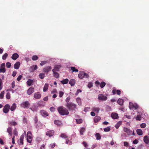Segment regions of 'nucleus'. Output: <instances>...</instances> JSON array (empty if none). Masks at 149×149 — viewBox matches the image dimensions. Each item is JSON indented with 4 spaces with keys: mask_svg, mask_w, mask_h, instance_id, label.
I'll use <instances>...</instances> for the list:
<instances>
[{
    "mask_svg": "<svg viewBox=\"0 0 149 149\" xmlns=\"http://www.w3.org/2000/svg\"><path fill=\"white\" fill-rule=\"evenodd\" d=\"M57 110L59 113L62 116L68 115L69 114L68 110L63 106L58 107Z\"/></svg>",
    "mask_w": 149,
    "mask_h": 149,
    "instance_id": "obj_1",
    "label": "nucleus"
},
{
    "mask_svg": "<svg viewBox=\"0 0 149 149\" xmlns=\"http://www.w3.org/2000/svg\"><path fill=\"white\" fill-rule=\"evenodd\" d=\"M65 106L70 111H74L77 107V105L72 102L67 103Z\"/></svg>",
    "mask_w": 149,
    "mask_h": 149,
    "instance_id": "obj_2",
    "label": "nucleus"
},
{
    "mask_svg": "<svg viewBox=\"0 0 149 149\" xmlns=\"http://www.w3.org/2000/svg\"><path fill=\"white\" fill-rule=\"evenodd\" d=\"M78 77L79 78L82 79L84 78H88L89 76L84 71H80L78 74Z\"/></svg>",
    "mask_w": 149,
    "mask_h": 149,
    "instance_id": "obj_3",
    "label": "nucleus"
},
{
    "mask_svg": "<svg viewBox=\"0 0 149 149\" xmlns=\"http://www.w3.org/2000/svg\"><path fill=\"white\" fill-rule=\"evenodd\" d=\"M27 141L28 142L31 143L32 141V136L31 132L29 131L27 133Z\"/></svg>",
    "mask_w": 149,
    "mask_h": 149,
    "instance_id": "obj_4",
    "label": "nucleus"
},
{
    "mask_svg": "<svg viewBox=\"0 0 149 149\" xmlns=\"http://www.w3.org/2000/svg\"><path fill=\"white\" fill-rule=\"evenodd\" d=\"M10 108V106L8 104H6L4 107L3 111L5 113H7L9 111Z\"/></svg>",
    "mask_w": 149,
    "mask_h": 149,
    "instance_id": "obj_5",
    "label": "nucleus"
},
{
    "mask_svg": "<svg viewBox=\"0 0 149 149\" xmlns=\"http://www.w3.org/2000/svg\"><path fill=\"white\" fill-rule=\"evenodd\" d=\"M30 105V103L28 101H26L22 103L21 106L24 108H28Z\"/></svg>",
    "mask_w": 149,
    "mask_h": 149,
    "instance_id": "obj_6",
    "label": "nucleus"
},
{
    "mask_svg": "<svg viewBox=\"0 0 149 149\" xmlns=\"http://www.w3.org/2000/svg\"><path fill=\"white\" fill-rule=\"evenodd\" d=\"M52 69V68L50 66H47L45 67L43 69V71L45 73H46L47 74Z\"/></svg>",
    "mask_w": 149,
    "mask_h": 149,
    "instance_id": "obj_7",
    "label": "nucleus"
},
{
    "mask_svg": "<svg viewBox=\"0 0 149 149\" xmlns=\"http://www.w3.org/2000/svg\"><path fill=\"white\" fill-rule=\"evenodd\" d=\"M5 63H2L1 65V68L0 69V72H6V70L5 68Z\"/></svg>",
    "mask_w": 149,
    "mask_h": 149,
    "instance_id": "obj_8",
    "label": "nucleus"
},
{
    "mask_svg": "<svg viewBox=\"0 0 149 149\" xmlns=\"http://www.w3.org/2000/svg\"><path fill=\"white\" fill-rule=\"evenodd\" d=\"M112 93L113 95L116 93L117 95H120L121 93V91L119 90H116L115 88H113Z\"/></svg>",
    "mask_w": 149,
    "mask_h": 149,
    "instance_id": "obj_9",
    "label": "nucleus"
},
{
    "mask_svg": "<svg viewBox=\"0 0 149 149\" xmlns=\"http://www.w3.org/2000/svg\"><path fill=\"white\" fill-rule=\"evenodd\" d=\"M34 97L35 99H38L41 97V95L40 93L36 92L34 94Z\"/></svg>",
    "mask_w": 149,
    "mask_h": 149,
    "instance_id": "obj_10",
    "label": "nucleus"
},
{
    "mask_svg": "<svg viewBox=\"0 0 149 149\" xmlns=\"http://www.w3.org/2000/svg\"><path fill=\"white\" fill-rule=\"evenodd\" d=\"M34 92V89L32 87L29 88L27 91V93L28 95H30Z\"/></svg>",
    "mask_w": 149,
    "mask_h": 149,
    "instance_id": "obj_11",
    "label": "nucleus"
},
{
    "mask_svg": "<svg viewBox=\"0 0 149 149\" xmlns=\"http://www.w3.org/2000/svg\"><path fill=\"white\" fill-rule=\"evenodd\" d=\"M124 131L129 135H131L132 133V131L127 128H124Z\"/></svg>",
    "mask_w": 149,
    "mask_h": 149,
    "instance_id": "obj_12",
    "label": "nucleus"
},
{
    "mask_svg": "<svg viewBox=\"0 0 149 149\" xmlns=\"http://www.w3.org/2000/svg\"><path fill=\"white\" fill-rule=\"evenodd\" d=\"M29 109L33 112H36L38 110V107L37 106L33 105Z\"/></svg>",
    "mask_w": 149,
    "mask_h": 149,
    "instance_id": "obj_13",
    "label": "nucleus"
},
{
    "mask_svg": "<svg viewBox=\"0 0 149 149\" xmlns=\"http://www.w3.org/2000/svg\"><path fill=\"white\" fill-rule=\"evenodd\" d=\"M41 114L43 116H49L48 113L45 110H41L40 112Z\"/></svg>",
    "mask_w": 149,
    "mask_h": 149,
    "instance_id": "obj_14",
    "label": "nucleus"
},
{
    "mask_svg": "<svg viewBox=\"0 0 149 149\" xmlns=\"http://www.w3.org/2000/svg\"><path fill=\"white\" fill-rule=\"evenodd\" d=\"M111 116L113 119H117L119 117L118 114L115 113H112L111 114Z\"/></svg>",
    "mask_w": 149,
    "mask_h": 149,
    "instance_id": "obj_15",
    "label": "nucleus"
},
{
    "mask_svg": "<svg viewBox=\"0 0 149 149\" xmlns=\"http://www.w3.org/2000/svg\"><path fill=\"white\" fill-rule=\"evenodd\" d=\"M61 67V66L60 65H56L55 66L54 69L52 70V71L54 72L56 71H58Z\"/></svg>",
    "mask_w": 149,
    "mask_h": 149,
    "instance_id": "obj_16",
    "label": "nucleus"
},
{
    "mask_svg": "<svg viewBox=\"0 0 149 149\" xmlns=\"http://www.w3.org/2000/svg\"><path fill=\"white\" fill-rule=\"evenodd\" d=\"M54 133V131L53 130H50L47 132L46 133V135L47 136H52Z\"/></svg>",
    "mask_w": 149,
    "mask_h": 149,
    "instance_id": "obj_17",
    "label": "nucleus"
},
{
    "mask_svg": "<svg viewBox=\"0 0 149 149\" xmlns=\"http://www.w3.org/2000/svg\"><path fill=\"white\" fill-rule=\"evenodd\" d=\"M38 68V67L37 65H33L31 66L30 68V71L31 72H34L35 70H36Z\"/></svg>",
    "mask_w": 149,
    "mask_h": 149,
    "instance_id": "obj_18",
    "label": "nucleus"
},
{
    "mask_svg": "<svg viewBox=\"0 0 149 149\" xmlns=\"http://www.w3.org/2000/svg\"><path fill=\"white\" fill-rule=\"evenodd\" d=\"M20 65V62L19 61L17 62L14 65V68L15 69H18L19 68Z\"/></svg>",
    "mask_w": 149,
    "mask_h": 149,
    "instance_id": "obj_19",
    "label": "nucleus"
},
{
    "mask_svg": "<svg viewBox=\"0 0 149 149\" xmlns=\"http://www.w3.org/2000/svg\"><path fill=\"white\" fill-rule=\"evenodd\" d=\"M143 141L146 144L149 143V137L148 136H145L144 137Z\"/></svg>",
    "mask_w": 149,
    "mask_h": 149,
    "instance_id": "obj_20",
    "label": "nucleus"
},
{
    "mask_svg": "<svg viewBox=\"0 0 149 149\" xmlns=\"http://www.w3.org/2000/svg\"><path fill=\"white\" fill-rule=\"evenodd\" d=\"M19 57V55L17 53L14 54L11 56V58L13 60H15Z\"/></svg>",
    "mask_w": 149,
    "mask_h": 149,
    "instance_id": "obj_21",
    "label": "nucleus"
},
{
    "mask_svg": "<svg viewBox=\"0 0 149 149\" xmlns=\"http://www.w3.org/2000/svg\"><path fill=\"white\" fill-rule=\"evenodd\" d=\"M24 135L23 134L21 135L19 139V142L21 145H23L24 144L23 140L24 139Z\"/></svg>",
    "mask_w": 149,
    "mask_h": 149,
    "instance_id": "obj_22",
    "label": "nucleus"
},
{
    "mask_svg": "<svg viewBox=\"0 0 149 149\" xmlns=\"http://www.w3.org/2000/svg\"><path fill=\"white\" fill-rule=\"evenodd\" d=\"M101 119L100 117L96 116L94 118V121L95 123H97Z\"/></svg>",
    "mask_w": 149,
    "mask_h": 149,
    "instance_id": "obj_23",
    "label": "nucleus"
},
{
    "mask_svg": "<svg viewBox=\"0 0 149 149\" xmlns=\"http://www.w3.org/2000/svg\"><path fill=\"white\" fill-rule=\"evenodd\" d=\"M16 108V104L15 103H13L10 109L11 111H13Z\"/></svg>",
    "mask_w": 149,
    "mask_h": 149,
    "instance_id": "obj_24",
    "label": "nucleus"
},
{
    "mask_svg": "<svg viewBox=\"0 0 149 149\" xmlns=\"http://www.w3.org/2000/svg\"><path fill=\"white\" fill-rule=\"evenodd\" d=\"M7 132L9 133L10 136L12 135V128L11 127H9L7 129Z\"/></svg>",
    "mask_w": 149,
    "mask_h": 149,
    "instance_id": "obj_25",
    "label": "nucleus"
},
{
    "mask_svg": "<svg viewBox=\"0 0 149 149\" xmlns=\"http://www.w3.org/2000/svg\"><path fill=\"white\" fill-rule=\"evenodd\" d=\"M69 81V80L68 79H64L61 81V83L63 84H67L68 83Z\"/></svg>",
    "mask_w": 149,
    "mask_h": 149,
    "instance_id": "obj_26",
    "label": "nucleus"
},
{
    "mask_svg": "<svg viewBox=\"0 0 149 149\" xmlns=\"http://www.w3.org/2000/svg\"><path fill=\"white\" fill-rule=\"evenodd\" d=\"M54 123L58 126L61 125V121L58 120H55L54 122Z\"/></svg>",
    "mask_w": 149,
    "mask_h": 149,
    "instance_id": "obj_27",
    "label": "nucleus"
},
{
    "mask_svg": "<svg viewBox=\"0 0 149 149\" xmlns=\"http://www.w3.org/2000/svg\"><path fill=\"white\" fill-rule=\"evenodd\" d=\"M69 83L71 86H73L75 83V81L74 79H72L70 80Z\"/></svg>",
    "mask_w": 149,
    "mask_h": 149,
    "instance_id": "obj_28",
    "label": "nucleus"
},
{
    "mask_svg": "<svg viewBox=\"0 0 149 149\" xmlns=\"http://www.w3.org/2000/svg\"><path fill=\"white\" fill-rule=\"evenodd\" d=\"M49 84H48L46 83L45 84L44 88H43V91L46 92L48 89Z\"/></svg>",
    "mask_w": 149,
    "mask_h": 149,
    "instance_id": "obj_29",
    "label": "nucleus"
},
{
    "mask_svg": "<svg viewBox=\"0 0 149 149\" xmlns=\"http://www.w3.org/2000/svg\"><path fill=\"white\" fill-rule=\"evenodd\" d=\"M124 101L123 99L119 98L117 101L118 103L120 105H122L123 104Z\"/></svg>",
    "mask_w": 149,
    "mask_h": 149,
    "instance_id": "obj_30",
    "label": "nucleus"
},
{
    "mask_svg": "<svg viewBox=\"0 0 149 149\" xmlns=\"http://www.w3.org/2000/svg\"><path fill=\"white\" fill-rule=\"evenodd\" d=\"M137 134L139 135H142L143 134V132L142 130L139 129H138L136 130Z\"/></svg>",
    "mask_w": 149,
    "mask_h": 149,
    "instance_id": "obj_31",
    "label": "nucleus"
},
{
    "mask_svg": "<svg viewBox=\"0 0 149 149\" xmlns=\"http://www.w3.org/2000/svg\"><path fill=\"white\" fill-rule=\"evenodd\" d=\"M122 124V122L121 121H119L115 125V127L117 129L119 127L120 125H121Z\"/></svg>",
    "mask_w": 149,
    "mask_h": 149,
    "instance_id": "obj_32",
    "label": "nucleus"
},
{
    "mask_svg": "<svg viewBox=\"0 0 149 149\" xmlns=\"http://www.w3.org/2000/svg\"><path fill=\"white\" fill-rule=\"evenodd\" d=\"M33 80L32 79H29L27 81V85L29 86H30L33 83Z\"/></svg>",
    "mask_w": 149,
    "mask_h": 149,
    "instance_id": "obj_33",
    "label": "nucleus"
},
{
    "mask_svg": "<svg viewBox=\"0 0 149 149\" xmlns=\"http://www.w3.org/2000/svg\"><path fill=\"white\" fill-rule=\"evenodd\" d=\"M92 110L98 113L100 110V109L98 107H94L92 108Z\"/></svg>",
    "mask_w": 149,
    "mask_h": 149,
    "instance_id": "obj_34",
    "label": "nucleus"
},
{
    "mask_svg": "<svg viewBox=\"0 0 149 149\" xmlns=\"http://www.w3.org/2000/svg\"><path fill=\"white\" fill-rule=\"evenodd\" d=\"M71 70H72V72H78V70L76 69L75 67H71Z\"/></svg>",
    "mask_w": 149,
    "mask_h": 149,
    "instance_id": "obj_35",
    "label": "nucleus"
},
{
    "mask_svg": "<svg viewBox=\"0 0 149 149\" xmlns=\"http://www.w3.org/2000/svg\"><path fill=\"white\" fill-rule=\"evenodd\" d=\"M76 101L78 104L80 105L81 104V99L79 97H78L76 99Z\"/></svg>",
    "mask_w": 149,
    "mask_h": 149,
    "instance_id": "obj_36",
    "label": "nucleus"
},
{
    "mask_svg": "<svg viewBox=\"0 0 149 149\" xmlns=\"http://www.w3.org/2000/svg\"><path fill=\"white\" fill-rule=\"evenodd\" d=\"M54 77L56 78H58L59 77V74L56 72H53Z\"/></svg>",
    "mask_w": 149,
    "mask_h": 149,
    "instance_id": "obj_37",
    "label": "nucleus"
},
{
    "mask_svg": "<svg viewBox=\"0 0 149 149\" xmlns=\"http://www.w3.org/2000/svg\"><path fill=\"white\" fill-rule=\"evenodd\" d=\"M95 136L96 138V139L97 140H100L101 139V136L100 134L99 133H97L95 135Z\"/></svg>",
    "mask_w": 149,
    "mask_h": 149,
    "instance_id": "obj_38",
    "label": "nucleus"
},
{
    "mask_svg": "<svg viewBox=\"0 0 149 149\" xmlns=\"http://www.w3.org/2000/svg\"><path fill=\"white\" fill-rule=\"evenodd\" d=\"M8 56V54L7 53H6L4 54L2 57V59L3 60H5L6 59L7 57Z\"/></svg>",
    "mask_w": 149,
    "mask_h": 149,
    "instance_id": "obj_39",
    "label": "nucleus"
},
{
    "mask_svg": "<svg viewBox=\"0 0 149 149\" xmlns=\"http://www.w3.org/2000/svg\"><path fill=\"white\" fill-rule=\"evenodd\" d=\"M39 77L41 79H43L45 77V74L44 73H40L39 74Z\"/></svg>",
    "mask_w": 149,
    "mask_h": 149,
    "instance_id": "obj_40",
    "label": "nucleus"
},
{
    "mask_svg": "<svg viewBox=\"0 0 149 149\" xmlns=\"http://www.w3.org/2000/svg\"><path fill=\"white\" fill-rule=\"evenodd\" d=\"M105 110L107 111H111V107L107 105L105 107Z\"/></svg>",
    "mask_w": 149,
    "mask_h": 149,
    "instance_id": "obj_41",
    "label": "nucleus"
},
{
    "mask_svg": "<svg viewBox=\"0 0 149 149\" xmlns=\"http://www.w3.org/2000/svg\"><path fill=\"white\" fill-rule=\"evenodd\" d=\"M85 129L84 127L81 128L80 131V134L81 135H83L84 132H85Z\"/></svg>",
    "mask_w": 149,
    "mask_h": 149,
    "instance_id": "obj_42",
    "label": "nucleus"
},
{
    "mask_svg": "<svg viewBox=\"0 0 149 149\" xmlns=\"http://www.w3.org/2000/svg\"><path fill=\"white\" fill-rule=\"evenodd\" d=\"M38 58V57L36 55L33 56L32 57V59L33 61H36Z\"/></svg>",
    "mask_w": 149,
    "mask_h": 149,
    "instance_id": "obj_43",
    "label": "nucleus"
},
{
    "mask_svg": "<svg viewBox=\"0 0 149 149\" xmlns=\"http://www.w3.org/2000/svg\"><path fill=\"white\" fill-rule=\"evenodd\" d=\"M60 137L64 138H66L68 137L66 134L64 133L61 134L60 135Z\"/></svg>",
    "mask_w": 149,
    "mask_h": 149,
    "instance_id": "obj_44",
    "label": "nucleus"
},
{
    "mask_svg": "<svg viewBox=\"0 0 149 149\" xmlns=\"http://www.w3.org/2000/svg\"><path fill=\"white\" fill-rule=\"evenodd\" d=\"M134 104L130 102L129 104V107L130 109H131L133 108V105Z\"/></svg>",
    "mask_w": 149,
    "mask_h": 149,
    "instance_id": "obj_45",
    "label": "nucleus"
},
{
    "mask_svg": "<svg viewBox=\"0 0 149 149\" xmlns=\"http://www.w3.org/2000/svg\"><path fill=\"white\" fill-rule=\"evenodd\" d=\"M141 115H138L136 116V119L137 120H141Z\"/></svg>",
    "mask_w": 149,
    "mask_h": 149,
    "instance_id": "obj_46",
    "label": "nucleus"
},
{
    "mask_svg": "<svg viewBox=\"0 0 149 149\" xmlns=\"http://www.w3.org/2000/svg\"><path fill=\"white\" fill-rule=\"evenodd\" d=\"M47 63V61H41V63H40V65L41 66H43L44 65L46 64Z\"/></svg>",
    "mask_w": 149,
    "mask_h": 149,
    "instance_id": "obj_47",
    "label": "nucleus"
},
{
    "mask_svg": "<svg viewBox=\"0 0 149 149\" xmlns=\"http://www.w3.org/2000/svg\"><path fill=\"white\" fill-rule=\"evenodd\" d=\"M4 93V91H3L1 92V93L0 94V98L1 99H2L3 98Z\"/></svg>",
    "mask_w": 149,
    "mask_h": 149,
    "instance_id": "obj_48",
    "label": "nucleus"
},
{
    "mask_svg": "<svg viewBox=\"0 0 149 149\" xmlns=\"http://www.w3.org/2000/svg\"><path fill=\"white\" fill-rule=\"evenodd\" d=\"M104 131L105 132H109L110 130V128L109 127H107L104 129Z\"/></svg>",
    "mask_w": 149,
    "mask_h": 149,
    "instance_id": "obj_49",
    "label": "nucleus"
},
{
    "mask_svg": "<svg viewBox=\"0 0 149 149\" xmlns=\"http://www.w3.org/2000/svg\"><path fill=\"white\" fill-rule=\"evenodd\" d=\"M76 120L77 123L79 124L81 123L82 122V120L81 119H76Z\"/></svg>",
    "mask_w": 149,
    "mask_h": 149,
    "instance_id": "obj_50",
    "label": "nucleus"
},
{
    "mask_svg": "<svg viewBox=\"0 0 149 149\" xmlns=\"http://www.w3.org/2000/svg\"><path fill=\"white\" fill-rule=\"evenodd\" d=\"M139 106L136 104H134L133 105V109H138Z\"/></svg>",
    "mask_w": 149,
    "mask_h": 149,
    "instance_id": "obj_51",
    "label": "nucleus"
},
{
    "mask_svg": "<svg viewBox=\"0 0 149 149\" xmlns=\"http://www.w3.org/2000/svg\"><path fill=\"white\" fill-rule=\"evenodd\" d=\"M10 123L11 125L13 126H15L17 125V123L15 121H12L10 122Z\"/></svg>",
    "mask_w": 149,
    "mask_h": 149,
    "instance_id": "obj_52",
    "label": "nucleus"
},
{
    "mask_svg": "<svg viewBox=\"0 0 149 149\" xmlns=\"http://www.w3.org/2000/svg\"><path fill=\"white\" fill-rule=\"evenodd\" d=\"M98 98L99 100H102V94H100L98 95Z\"/></svg>",
    "mask_w": 149,
    "mask_h": 149,
    "instance_id": "obj_53",
    "label": "nucleus"
},
{
    "mask_svg": "<svg viewBox=\"0 0 149 149\" xmlns=\"http://www.w3.org/2000/svg\"><path fill=\"white\" fill-rule=\"evenodd\" d=\"M66 143L69 145H71L72 144L71 142L68 139H66Z\"/></svg>",
    "mask_w": 149,
    "mask_h": 149,
    "instance_id": "obj_54",
    "label": "nucleus"
},
{
    "mask_svg": "<svg viewBox=\"0 0 149 149\" xmlns=\"http://www.w3.org/2000/svg\"><path fill=\"white\" fill-rule=\"evenodd\" d=\"M49 109L51 112H53L55 111V108L54 107H50Z\"/></svg>",
    "mask_w": 149,
    "mask_h": 149,
    "instance_id": "obj_55",
    "label": "nucleus"
},
{
    "mask_svg": "<svg viewBox=\"0 0 149 149\" xmlns=\"http://www.w3.org/2000/svg\"><path fill=\"white\" fill-rule=\"evenodd\" d=\"M11 66V63L10 62H7L6 63V66L8 68H9Z\"/></svg>",
    "mask_w": 149,
    "mask_h": 149,
    "instance_id": "obj_56",
    "label": "nucleus"
},
{
    "mask_svg": "<svg viewBox=\"0 0 149 149\" xmlns=\"http://www.w3.org/2000/svg\"><path fill=\"white\" fill-rule=\"evenodd\" d=\"M34 120L35 123V124H36L37 123L38 120V117L37 116H35V117L34 118Z\"/></svg>",
    "mask_w": 149,
    "mask_h": 149,
    "instance_id": "obj_57",
    "label": "nucleus"
},
{
    "mask_svg": "<svg viewBox=\"0 0 149 149\" xmlns=\"http://www.w3.org/2000/svg\"><path fill=\"white\" fill-rule=\"evenodd\" d=\"M140 126L142 128H144L146 127V124L145 123H143L140 125Z\"/></svg>",
    "mask_w": 149,
    "mask_h": 149,
    "instance_id": "obj_58",
    "label": "nucleus"
},
{
    "mask_svg": "<svg viewBox=\"0 0 149 149\" xmlns=\"http://www.w3.org/2000/svg\"><path fill=\"white\" fill-rule=\"evenodd\" d=\"M6 97L7 99H9L10 98V94L9 93H8L6 94Z\"/></svg>",
    "mask_w": 149,
    "mask_h": 149,
    "instance_id": "obj_59",
    "label": "nucleus"
},
{
    "mask_svg": "<svg viewBox=\"0 0 149 149\" xmlns=\"http://www.w3.org/2000/svg\"><path fill=\"white\" fill-rule=\"evenodd\" d=\"M2 80L1 79H0V90H1L2 88Z\"/></svg>",
    "mask_w": 149,
    "mask_h": 149,
    "instance_id": "obj_60",
    "label": "nucleus"
},
{
    "mask_svg": "<svg viewBox=\"0 0 149 149\" xmlns=\"http://www.w3.org/2000/svg\"><path fill=\"white\" fill-rule=\"evenodd\" d=\"M59 97H61L64 94V93L61 91H60L59 92Z\"/></svg>",
    "mask_w": 149,
    "mask_h": 149,
    "instance_id": "obj_61",
    "label": "nucleus"
},
{
    "mask_svg": "<svg viewBox=\"0 0 149 149\" xmlns=\"http://www.w3.org/2000/svg\"><path fill=\"white\" fill-rule=\"evenodd\" d=\"M22 77V75H19L17 78V80L18 81H19Z\"/></svg>",
    "mask_w": 149,
    "mask_h": 149,
    "instance_id": "obj_62",
    "label": "nucleus"
},
{
    "mask_svg": "<svg viewBox=\"0 0 149 149\" xmlns=\"http://www.w3.org/2000/svg\"><path fill=\"white\" fill-rule=\"evenodd\" d=\"M13 134L14 135L17 136V135L18 132L15 129L13 131Z\"/></svg>",
    "mask_w": 149,
    "mask_h": 149,
    "instance_id": "obj_63",
    "label": "nucleus"
},
{
    "mask_svg": "<svg viewBox=\"0 0 149 149\" xmlns=\"http://www.w3.org/2000/svg\"><path fill=\"white\" fill-rule=\"evenodd\" d=\"M70 97H67L65 100V101L67 103H69V102L70 100Z\"/></svg>",
    "mask_w": 149,
    "mask_h": 149,
    "instance_id": "obj_64",
    "label": "nucleus"
}]
</instances>
